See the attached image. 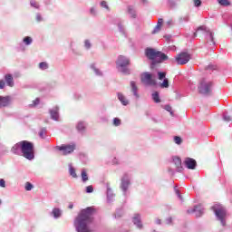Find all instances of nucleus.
Segmentation results:
<instances>
[{
    "instance_id": "39",
    "label": "nucleus",
    "mask_w": 232,
    "mask_h": 232,
    "mask_svg": "<svg viewBox=\"0 0 232 232\" xmlns=\"http://www.w3.org/2000/svg\"><path fill=\"white\" fill-rule=\"evenodd\" d=\"M158 79L160 81H164V79H166V72H158Z\"/></svg>"
},
{
    "instance_id": "46",
    "label": "nucleus",
    "mask_w": 232,
    "mask_h": 232,
    "mask_svg": "<svg viewBox=\"0 0 232 232\" xmlns=\"http://www.w3.org/2000/svg\"><path fill=\"white\" fill-rule=\"evenodd\" d=\"M218 3H219L221 5V6H229L228 0H218Z\"/></svg>"
},
{
    "instance_id": "56",
    "label": "nucleus",
    "mask_w": 232,
    "mask_h": 232,
    "mask_svg": "<svg viewBox=\"0 0 232 232\" xmlns=\"http://www.w3.org/2000/svg\"><path fill=\"white\" fill-rule=\"evenodd\" d=\"M162 23H164V20H163L162 18H160V19L158 20L157 24H158L159 26H162Z\"/></svg>"
},
{
    "instance_id": "49",
    "label": "nucleus",
    "mask_w": 232,
    "mask_h": 232,
    "mask_svg": "<svg viewBox=\"0 0 232 232\" xmlns=\"http://www.w3.org/2000/svg\"><path fill=\"white\" fill-rule=\"evenodd\" d=\"M86 193H93V186H87L85 188Z\"/></svg>"
},
{
    "instance_id": "19",
    "label": "nucleus",
    "mask_w": 232,
    "mask_h": 232,
    "mask_svg": "<svg viewBox=\"0 0 232 232\" xmlns=\"http://www.w3.org/2000/svg\"><path fill=\"white\" fill-rule=\"evenodd\" d=\"M118 101H120L122 106H128L130 104V100L126 98L122 92H117Z\"/></svg>"
},
{
    "instance_id": "6",
    "label": "nucleus",
    "mask_w": 232,
    "mask_h": 232,
    "mask_svg": "<svg viewBox=\"0 0 232 232\" xmlns=\"http://www.w3.org/2000/svg\"><path fill=\"white\" fill-rule=\"evenodd\" d=\"M130 186H131V175L125 173L121 178L120 188L122 191L124 197H128V191H130Z\"/></svg>"
},
{
    "instance_id": "16",
    "label": "nucleus",
    "mask_w": 232,
    "mask_h": 232,
    "mask_svg": "<svg viewBox=\"0 0 232 232\" xmlns=\"http://www.w3.org/2000/svg\"><path fill=\"white\" fill-rule=\"evenodd\" d=\"M172 162L175 165L177 173H182L184 167H182V160L179 157H174Z\"/></svg>"
},
{
    "instance_id": "50",
    "label": "nucleus",
    "mask_w": 232,
    "mask_h": 232,
    "mask_svg": "<svg viewBox=\"0 0 232 232\" xmlns=\"http://www.w3.org/2000/svg\"><path fill=\"white\" fill-rule=\"evenodd\" d=\"M158 32H160V25H156L152 31V34H158Z\"/></svg>"
},
{
    "instance_id": "21",
    "label": "nucleus",
    "mask_w": 232,
    "mask_h": 232,
    "mask_svg": "<svg viewBox=\"0 0 232 232\" xmlns=\"http://www.w3.org/2000/svg\"><path fill=\"white\" fill-rule=\"evenodd\" d=\"M76 130L78 133H81L82 135V133L86 131V123L84 121H79L76 125Z\"/></svg>"
},
{
    "instance_id": "33",
    "label": "nucleus",
    "mask_w": 232,
    "mask_h": 232,
    "mask_svg": "<svg viewBox=\"0 0 232 232\" xmlns=\"http://www.w3.org/2000/svg\"><path fill=\"white\" fill-rule=\"evenodd\" d=\"M89 14L92 17H96V15H97V7H95V6L91 7L90 10H89Z\"/></svg>"
},
{
    "instance_id": "15",
    "label": "nucleus",
    "mask_w": 232,
    "mask_h": 232,
    "mask_svg": "<svg viewBox=\"0 0 232 232\" xmlns=\"http://www.w3.org/2000/svg\"><path fill=\"white\" fill-rule=\"evenodd\" d=\"M184 164L187 169H197V160L193 158H186Z\"/></svg>"
},
{
    "instance_id": "59",
    "label": "nucleus",
    "mask_w": 232,
    "mask_h": 232,
    "mask_svg": "<svg viewBox=\"0 0 232 232\" xmlns=\"http://www.w3.org/2000/svg\"><path fill=\"white\" fill-rule=\"evenodd\" d=\"M155 224H157L158 226H160V224H162V221L160 219H156Z\"/></svg>"
},
{
    "instance_id": "7",
    "label": "nucleus",
    "mask_w": 232,
    "mask_h": 232,
    "mask_svg": "<svg viewBox=\"0 0 232 232\" xmlns=\"http://www.w3.org/2000/svg\"><path fill=\"white\" fill-rule=\"evenodd\" d=\"M75 143L56 146V150H58V151H61L62 155H71V153H73V151H75Z\"/></svg>"
},
{
    "instance_id": "12",
    "label": "nucleus",
    "mask_w": 232,
    "mask_h": 232,
    "mask_svg": "<svg viewBox=\"0 0 232 232\" xmlns=\"http://www.w3.org/2000/svg\"><path fill=\"white\" fill-rule=\"evenodd\" d=\"M14 98L12 96H0V108H8L12 106Z\"/></svg>"
},
{
    "instance_id": "55",
    "label": "nucleus",
    "mask_w": 232,
    "mask_h": 232,
    "mask_svg": "<svg viewBox=\"0 0 232 232\" xmlns=\"http://www.w3.org/2000/svg\"><path fill=\"white\" fill-rule=\"evenodd\" d=\"M217 67L215 65H208L206 70H216Z\"/></svg>"
},
{
    "instance_id": "27",
    "label": "nucleus",
    "mask_w": 232,
    "mask_h": 232,
    "mask_svg": "<svg viewBox=\"0 0 232 232\" xmlns=\"http://www.w3.org/2000/svg\"><path fill=\"white\" fill-rule=\"evenodd\" d=\"M22 43L25 46H30L32 43H34V39L32 38V36H25L23 38Z\"/></svg>"
},
{
    "instance_id": "36",
    "label": "nucleus",
    "mask_w": 232,
    "mask_h": 232,
    "mask_svg": "<svg viewBox=\"0 0 232 232\" xmlns=\"http://www.w3.org/2000/svg\"><path fill=\"white\" fill-rule=\"evenodd\" d=\"M41 102V100L39 98H36L33 102L29 105L30 108H35V106H39V103Z\"/></svg>"
},
{
    "instance_id": "51",
    "label": "nucleus",
    "mask_w": 232,
    "mask_h": 232,
    "mask_svg": "<svg viewBox=\"0 0 232 232\" xmlns=\"http://www.w3.org/2000/svg\"><path fill=\"white\" fill-rule=\"evenodd\" d=\"M166 224H168L169 226H171V224H173V218L171 217L167 218Z\"/></svg>"
},
{
    "instance_id": "8",
    "label": "nucleus",
    "mask_w": 232,
    "mask_h": 232,
    "mask_svg": "<svg viewBox=\"0 0 232 232\" xmlns=\"http://www.w3.org/2000/svg\"><path fill=\"white\" fill-rule=\"evenodd\" d=\"M191 60V55L188 53H180L176 56L177 64L182 66L184 64H188Z\"/></svg>"
},
{
    "instance_id": "5",
    "label": "nucleus",
    "mask_w": 232,
    "mask_h": 232,
    "mask_svg": "<svg viewBox=\"0 0 232 232\" xmlns=\"http://www.w3.org/2000/svg\"><path fill=\"white\" fill-rule=\"evenodd\" d=\"M116 66L121 73L130 74V69H128V66H130V58L123 55L119 56Z\"/></svg>"
},
{
    "instance_id": "24",
    "label": "nucleus",
    "mask_w": 232,
    "mask_h": 232,
    "mask_svg": "<svg viewBox=\"0 0 232 232\" xmlns=\"http://www.w3.org/2000/svg\"><path fill=\"white\" fill-rule=\"evenodd\" d=\"M91 70H92L94 75H97V77H102L103 75L102 71L97 68V65H95V63L91 64Z\"/></svg>"
},
{
    "instance_id": "14",
    "label": "nucleus",
    "mask_w": 232,
    "mask_h": 232,
    "mask_svg": "<svg viewBox=\"0 0 232 232\" xmlns=\"http://www.w3.org/2000/svg\"><path fill=\"white\" fill-rule=\"evenodd\" d=\"M187 213H188V215L195 213L196 217H202L204 214V207H202V205H197L193 208L188 209Z\"/></svg>"
},
{
    "instance_id": "42",
    "label": "nucleus",
    "mask_w": 232,
    "mask_h": 232,
    "mask_svg": "<svg viewBox=\"0 0 232 232\" xmlns=\"http://www.w3.org/2000/svg\"><path fill=\"white\" fill-rule=\"evenodd\" d=\"M100 5L102 6V8H105V10L110 11V6L108 5V2L107 1H102L100 3Z\"/></svg>"
},
{
    "instance_id": "58",
    "label": "nucleus",
    "mask_w": 232,
    "mask_h": 232,
    "mask_svg": "<svg viewBox=\"0 0 232 232\" xmlns=\"http://www.w3.org/2000/svg\"><path fill=\"white\" fill-rule=\"evenodd\" d=\"M112 164H119V160L117 158H114L112 160Z\"/></svg>"
},
{
    "instance_id": "18",
    "label": "nucleus",
    "mask_w": 232,
    "mask_h": 232,
    "mask_svg": "<svg viewBox=\"0 0 232 232\" xmlns=\"http://www.w3.org/2000/svg\"><path fill=\"white\" fill-rule=\"evenodd\" d=\"M49 113L53 121H59V107L55 106L50 109Z\"/></svg>"
},
{
    "instance_id": "13",
    "label": "nucleus",
    "mask_w": 232,
    "mask_h": 232,
    "mask_svg": "<svg viewBox=\"0 0 232 232\" xmlns=\"http://www.w3.org/2000/svg\"><path fill=\"white\" fill-rule=\"evenodd\" d=\"M132 224H134L137 229H144V225L142 224V218L139 213L133 215Z\"/></svg>"
},
{
    "instance_id": "30",
    "label": "nucleus",
    "mask_w": 232,
    "mask_h": 232,
    "mask_svg": "<svg viewBox=\"0 0 232 232\" xmlns=\"http://www.w3.org/2000/svg\"><path fill=\"white\" fill-rule=\"evenodd\" d=\"M30 6L32 8H34L35 10H39V8H41L39 2H37L35 0H30Z\"/></svg>"
},
{
    "instance_id": "52",
    "label": "nucleus",
    "mask_w": 232,
    "mask_h": 232,
    "mask_svg": "<svg viewBox=\"0 0 232 232\" xmlns=\"http://www.w3.org/2000/svg\"><path fill=\"white\" fill-rule=\"evenodd\" d=\"M201 5H202V1L200 0L194 1V6H196L197 8H198V6H200Z\"/></svg>"
},
{
    "instance_id": "29",
    "label": "nucleus",
    "mask_w": 232,
    "mask_h": 232,
    "mask_svg": "<svg viewBox=\"0 0 232 232\" xmlns=\"http://www.w3.org/2000/svg\"><path fill=\"white\" fill-rule=\"evenodd\" d=\"M39 70L44 71L50 68V65L46 62H41L38 65Z\"/></svg>"
},
{
    "instance_id": "64",
    "label": "nucleus",
    "mask_w": 232,
    "mask_h": 232,
    "mask_svg": "<svg viewBox=\"0 0 232 232\" xmlns=\"http://www.w3.org/2000/svg\"><path fill=\"white\" fill-rule=\"evenodd\" d=\"M76 99H79L81 96L79 94H75Z\"/></svg>"
},
{
    "instance_id": "54",
    "label": "nucleus",
    "mask_w": 232,
    "mask_h": 232,
    "mask_svg": "<svg viewBox=\"0 0 232 232\" xmlns=\"http://www.w3.org/2000/svg\"><path fill=\"white\" fill-rule=\"evenodd\" d=\"M5 80H0V90H3L5 86Z\"/></svg>"
},
{
    "instance_id": "61",
    "label": "nucleus",
    "mask_w": 232,
    "mask_h": 232,
    "mask_svg": "<svg viewBox=\"0 0 232 232\" xmlns=\"http://www.w3.org/2000/svg\"><path fill=\"white\" fill-rule=\"evenodd\" d=\"M165 39H168V41H169V39H171V36L166 35V36H165Z\"/></svg>"
},
{
    "instance_id": "17",
    "label": "nucleus",
    "mask_w": 232,
    "mask_h": 232,
    "mask_svg": "<svg viewBox=\"0 0 232 232\" xmlns=\"http://www.w3.org/2000/svg\"><path fill=\"white\" fill-rule=\"evenodd\" d=\"M130 92H132L135 99L140 98V95L139 94V87H137V82L134 81L130 82Z\"/></svg>"
},
{
    "instance_id": "28",
    "label": "nucleus",
    "mask_w": 232,
    "mask_h": 232,
    "mask_svg": "<svg viewBox=\"0 0 232 232\" xmlns=\"http://www.w3.org/2000/svg\"><path fill=\"white\" fill-rule=\"evenodd\" d=\"M152 101H154V102H156L157 104L160 102V95L159 94V92H154L152 93Z\"/></svg>"
},
{
    "instance_id": "45",
    "label": "nucleus",
    "mask_w": 232,
    "mask_h": 232,
    "mask_svg": "<svg viewBox=\"0 0 232 232\" xmlns=\"http://www.w3.org/2000/svg\"><path fill=\"white\" fill-rule=\"evenodd\" d=\"M124 215V211L122 209H118L115 213V218H121Z\"/></svg>"
},
{
    "instance_id": "31",
    "label": "nucleus",
    "mask_w": 232,
    "mask_h": 232,
    "mask_svg": "<svg viewBox=\"0 0 232 232\" xmlns=\"http://www.w3.org/2000/svg\"><path fill=\"white\" fill-rule=\"evenodd\" d=\"M174 191H175L179 200H180V202H184V198H182V195L180 194V190H179V188L177 187H174Z\"/></svg>"
},
{
    "instance_id": "25",
    "label": "nucleus",
    "mask_w": 232,
    "mask_h": 232,
    "mask_svg": "<svg viewBox=\"0 0 232 232\" xmlns=\"http://www.w3.org/2000/svg\"><path fill=\"white\" fill-rule=\"evenodd\" d=\"M68 168H69V175L72 177V179H77V172L75 171V168L73 167V165L72 163H69Z\"/></svg>"
},
{
    "instance_id": "2",
    "label": "nucleus",
    "mask_w": 232,
    "mask_h": 232,
    "mask_svg": "<svg viewBox=\"0 0 232 232\" xmlns=\"http://www.w3.org/2000/svg\"><path fill=\"white\" fill-rule=\"evenodd\" d=\"M145 55L151 61V66L160 64L169 59L166 53L150 47L145 49Z\"/></svg>"
},
{
    "instance_id": "20",
    "label": "nucleus",
    "mask_w": 232,
    "mask_h": 232,
    "mask_svg": "<svg viewBox=\"0 0 232 232\" xmlns=\"http://www.w3.org/2000/svg\"><path fill=\"white\" fill-rule=\"evenodd\" d=\"M127 14H129V15H130V17H131V19L137 18V10H135V7L133 5H129L127 7Z\"/></svg>"
},
{
    "instance_id": "26",
    "label": "nucleus",
    "mask_w": 232,
    "mask_h": 232,
    "mask_svg": "<svg viewBox=\"0 0 232 232\" xmlns=\"http://www.w3.org/2000/svg\"><path fill=\"white\" fill-rule=\"evenodd\" d=\"M82 181L84 183L88 182L90 178L88 177V172L86 171V169H82L81 172Z\"/></svg>"
},
{
    "instance_id": "1",
    "label": "nucleus",
    "mask_w": 232,
    "mask_h": 232,
    "mask_svg": "<svg viewBox=\"0 0 232 232\" xmlns=\"http://www.w3.org/2000/svg\"><path fill=\"white\" fill-rule=\"evenodd\" d=\"M11 152L19 157L22 156L27 160H34L35 159L34 143L28 140H22L14 144L11 148Z\"/></svg>"
},
{
    "instance_id": "62",
    "label": "nucleus",
    "mask_w": 232,
    "mask_h": 232,
    "mask_svg": "<svg viewBox=\"0 0 232 232\" xmlns=\"http://www.w3.org/2000/svg\"><path fill=\"white\" fill-rule=\"evenodd\" d=\"M169 171L170 172V173H172V175H175V171L173 170V169H169Z\"/></svg>"
},
{
    "instance_id": "41",
    "label": "nucleus",
    "mask_w": 232,
    "mask_h": 232,
    "mask_svg": "<svg viewBox=\"0 0 232 232\" xmlns=\"http://www.w3.org/2000/svg\"><path fill=\"white\" fill-rule=\"evenodd\" d=\"M118 28H119V32H121L122 35H126V30L124 29V26L122 25L121 23L118 24Z\"/></svg>"
},
{
    "instance_id": "44",
    "label": "nucleus",
    "mask_w": 232,
    "mask_h": 232,
    "mask_svg": "<svg viewBox=\"0 0 232 232\" xmlns=\"http://www.w3.org/2000/svg\"><path fill=\"white\" fill-rule=\"evenodd\" d=\"M112 124L113 126H121V124H122V122L121 121V119L119 118H114L112 121Z\"/></svg>"
},
{
    "instance_id": "38",
    "label": "nucleus",
    "mask_w": 232,
    "mask_h": 232,
    "mask_svg": "<svg viewBox=\"0 0 232 232\" xmlns=\"http://www.w3.org/2000/svg\"><path fill=\"white\" fill-rule=\"evenodd\" d=\"M46 133H47L46 128H42V129L40 130V131H39V137H40L41 139H44V135H46Z\"/></svg>"
},
{
    "instance_id": "48",
    "label": "nucleus",
    "mask_w": 232,
    "mask_h": 232,
    "mask_svg": "<svg viewBox=\"0 0 232 232\" xmlns=\"http://www.w3.org/2000/svg\"><path fill=\"white\" fill-rule=\"evenodd\" d=\"M164 110H166V111H169L170 115L173 117V111L171 109V106L169 105H165L164 106Z\"/></svg>"
},
{
    "instance_id": "40",
    "label": "nucleus",
    "mask_w": 232,
    "mask_h": 232,
    "mask_svg": "<svg viewBox=\"0 0 232 232\" xmlns=\"http://www.w3.org/2000/svg\"><path fill=\"white\" fill-rule=\"evenodd\" d=\"M35 21L36 23H43V21H44V19L43 18V15L40 13H37L35 14Z\"/></svg>"
},
{
    "instance_id": "34",
    "label": "nucleus",
    "mask_w": 232,
    "mask_h": 232,
    "mask_svg": "<svg viewBox=\"0 0 232 232\" xmlns=\"http://www.w3.org/2000/svg\"><path fill=\"white\" fill-rule=\"evenodd\" d=\"M160 88H169V80L168 78H165L163 82L160 83Z\"/></svg>"
},
{
    "instance_id": "4",
    "label": "nucleus",
    "mask_w": 232,
    "mask_h": 232,
    "mask_svg": "<svg viewBox=\"0 0 232 232\" xmlns=\"http://www.w3.org/2000/svg\"><path fill=\"white\" fill-rule=\"evenodd\" d=\"M198 90L201 95H211L213 92V82L207 78L201 79Z\"/></svg>"
},
{
    "instance_id": "32",
    "label": "nucleus",
    "mask_w": 232,
    "mask_h": 232,
    "mask_svg": "<svg viewBox=\"0 0 232 232\" xmlns=\"http://www.w3.org/2000/svg\"><path fill=\"white\" fill-rule=\"evenodd\" d=\"M85 50H92V42L90 40H85L83 43Z\"/></svg>"
},
{
    "instance_id": "9",
    "label": "nucleus",
    "mask_w": 232,
    "mask_h": 232,
    "mask_svg": "<svg viewBox=\"0 0 232 232\" xmlns=\"http://www.w3.org/2000/svg\"><path fill=\"white\" fill-rule=\"evenodd\" d=\"M141 82H143V84H146V86H157V81L153 79L151 73L150 72H144L141 75Z\"/></svg>"
},
{
    "instance_id": "10",
    "label": "nucleus",
    "mask_w": 232,
    "mask_h": 232,
    "mask_svg": "<svg viewBox=\"0 0 232 232\" xmlns=\"http://www.w3.org/2000/svg\"><path fill=\"white\" fill-rule=\"evenodd\" d=\"M206 32L207 34V41H210L213 44V46H215V38L213 37V33H211L209 30H208V28H206V26L201 25L199 27H198L197 31L194 33V37H197V32Z\"/></svg>"
},
{
    "instance_id": "57",
    "label": "nucleus",
    "mask_w": 232,
    "mask_h": 232,
    "mask_svg": "<svg viewBox=\"0 0 232 232\" xmlns=\"http://www.w3.org/2000/svg\"><path fill=\"white\" fill-rule=\"evenodd\" d=\"M168 26H173V20H169L167 22Z\"/></svg>"
},
{
    "instance_id": "11",
    "label": "nucleus",
    "mask_w": 232,
    "mask_h": 232,
    "mask_svg": "<svg viewBox=\"0 0 232 232\" xmlns=\"http://www.w3.org/2000/svg\"><path fill=\"white\" fill-rule=\"evenodd\" d=\"M106 188V196H107V202L109 204H111L113 200H115V193H113V189L111 188V186L109 182L105 183Z\"/></svg>"
},
{
    "instance_id": "63",
    "label": "nucleus",
    "mask_w": 232,
    "mask_h": 232,
    "mask_svg": "<svg viewBox=\"0 0 232 232\" xmlns=\"http://www.w3.org/2000/svg\"><path fill=\"white\" fill-rule=\"evenodd\" d=\"M143 5H147L148 4V0H142Z\"/></svg>"
},
{
    "instance_id": "43",
    "label": "nucleus",
    "mask_w": 232,
    "mask_h": 232,
    "mask_svg": "<svg viewBox=\"0 0 232 232\" xmlns=\"http://www.w3.org/2000/svg\"><path fill=\"white\" fill-rule=\"evenodd\" d=\"M34 188V185L30 182H26L25 183V186H24V188H25V191H32Z\"/></svg>"
},
{
    "instance_id": "47",
    "label": "nucleus",
    "mask_w": 232,
    "mask_h": 232,
    "mask_svg": "<svg viewBox=\"0 0 232 232\" xmlns=\"http://www.w3.org/2000/svg\"><path fill=\"white\" fill-rule=\"evenodd\" d=\"M223 121H225V122H230V121H232V118H231V116L227 115V113H224Z\"/></svg>"
},
{
    "instance_id": "3",
    "label": "nucleus",
    "mask_w": 232,
    "mask_h": 232,
    "mask_svg": "<svg viewBox=\"0 0 232 232\" xmlns=\"http://www.w3.org/2000/svg\"><path fill=\"white\" fill-rule=\"evenodd\" d=\"M211 209L214 211L217 219L220 222L223 227L226 226V217H227V210L220 204H215Z\"/></svg>"
},
{
    "instance_id": "37",
    "label": "nucleus",
    "mask_w": 232,
    "mask_h": 232,
    "mask_svg": "<svg viewBox=\"0 0 232 232\" xmlns=\"http://www.w3.org/2000/svg\"><path fill=\"white\" fill-rule=\"evenodd\" d=\"M173 140L178 146H180V144H182V138H180L179 136H174Z\"/></svg>"
},
{
    "instance_id": "53",
    "label": "nucleus",
    "mask_w": 232,
    "mask_h": 232,
    "mask_svg": "<svg viewBox=\"0 0 232 232\" xmlns=\"http://www.w3.org/2000/svg\"><path fill=\"white\" fill-rule=\"evenodd\" d=\"M0 188H6V181L5 179H0Z\"/></svg>"
},
{
    "instance_id": "60",
    "label": "nucleus",
    "mask_w": 232,
    "mask_h": 232,
    "mask_svg": "<svg viewBox=\"0 0 232 232\" xmlns=\"http://www.w3.org/2000/svg\"><path fill=\"white\" fill-rule=\"evenodd\" d=\"M68 208L69 209H73V203H71Z\"/></svg>"
},
{
    "instance_id": "35",
    "label": "nucleus",
    "mask_w": 232,
    "mask_h": 232,
    "mask_svg": "<svg viewBox=\"0 0 232 232\" xmlns=\"http://www.w3.org/2000/svg\"><path fill=\"white\" fill-rule=\"evenodd\" d=\"M188 21H189V15H188V14L179 17L180 24H182V23H188Z\"/></svg>"
},
{
    "instance_id": "22",
    "label": "nucleus",
    "mask_w": 232,
    "mask_h": 232,
    "mask_svg": "<svg viewBox=\"0 0 232 232\" xmlns=\"http://www.w3.org/2000/svg\"><path fill=\"white\" fill-rule=\"evenodd\" d=\"M62 215H63V210H61V208H53V210L51 212V216L53 217V218H55V219L61 218Z\"/></svg>"
},
{
    "instance_id": "23",
    "label": "nucleus",
    "mask_w": 232,
    "mask_h": 232,
    "mask_svg": "<svg viewBox=\"0 0 232 232\" xmlns=\"http://www.w3.org/2000/svg\"><path fill=\"white\" fill-rule=\"evenodd\" d=\"M5 81L7 84V86H9L10 88H14V76H12V74H5Z\"/></svg>"
}]
</instances>
